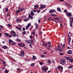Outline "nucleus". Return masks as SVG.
Wrapping results in <instances>:
<instances>
[{
	"label": "nucleus",
	"mask_w": 73,
	"mask_h": 73,
	"mask_svg": "<svg viewBox=\"0 0 73 73\" xmlns=\"http://www.w3.org/2000/svg\"><path fill=\"white\" fill-rule=\"evenodd\" d=\"M41 69L43 72H46L48 70V67L47 66H43L41 68Z\"/></svg>",
	"instance_id": "f257e3e1"
},
{
	"label": "nucleus",
	"mask_w": 73,
	"mask_h": 73,
	"mask_svg": "<svg viewBox=\"0 0 73 73\" xmlns=\"http://www.w3.org/2000/svg\"><path fill=\"white\" fill-rule=\"evenodd\" d=\"M69 19H70V26L71 27H73L72 23H73V18L70 17Z\"/></svg>",
	"instance_id": "f03ea898"
},
{
	"label": "nucleus",
	"mask_w": 73,
	"mask_h": 73,
	"mask_svg": "<svg viewBox=\"0 0 73 73\" xmlns=\"http://www.w3.org/2000/svg\"><path fill=\"white\" fill-rule=\"evenodd\" d=\"M61 64L62 65H65L66 64L65 59H61L60 60Z\"/></svg>",
	"instance_id": "7ed1b4c3"
},
{
	"label": "nucleus",
	"mask_w": 73,
	"mask_h": 73,
	"mask_svg": "<svg viewBox=\"0 0 73 73\" xmlns=\"http://www.w3.org/2000/svg\"><path fill=\"white\" fill-rule=\"evenodd\" d=\"M10 33H12V35L14 37H16V32L13 31H11L10 32Z\"/></svg>",
	"instance_id": "20e7f679"
},
{
	"label": "nucleus",
	"mask_w": 73,
	"mask_h": 73,
	"mask_svg": "<svg viewBox=\"0 0 73 73\" xmlns=\"http://www.w3.org/2000/svg\"><path fill=\"white\" fill-rule=\"evenodd\" d=\"M26 41H27L26 42L27 44H31V43H33V40L31 39H29V41L28 40H26Z\"/></svg>",
	"instance_id": "39448f33"
},
{
	"label": "nucleus",
	"mask_w": 73,
	"mask_h": 73,
	"mask_svg": "<svg viewBox=\"0 0 73 73\" xmlns=\"http://www.w3.org/2000/svg\"><path fill=\"white\" fill-rule=\"evenodd\" d=\"M24 52L23 51L21 50L20 55V56H21V57H24Z\"/></svg>",
	"instance_id": "423d86ee"
},
{
	"label": "nucleus",
	"mask_w": 73,
	"mask_h": 73,
	"mask_svg": "<svg viewBox=\"0 0 73 73\" xmlns=\"http://www.w3.org/2000/svg\"><path fill=\"white\" fill-rule=\"evenodd\" d=\"M56 12V10L54 9L50 10L49 11V13H54Z\"/></svg>",
	"instance_id": "0eeeda50"
},
{
	"label": "nucleus",
	"mask_w": 73,
	"mask_h": 73,
	"mask_svg": "<svg viewBox=\"0 0 73 73\" xmlns=\"http://www.w3.org/2000/svg\"><path fill=\"white\" fill-rule=\"evenodd\" d=\"M40 6H41L40 7V8L39 9H42L45 8V6H46V5H41Z\"/></svg>",
	"instance_id": "6e6552de"
},
{
	"label": "nucleus",
	"mask_w": 73,
	"mask_h": 73,
	"mask_svg": "<svg viewBox=\"0 0 73 73\" xmlns=\"http://www.w3.org/2000/svg\"><path fill=\"white\" fill-rule=\"evenodd\" d=\"M67 53L68 54H72V51L69 50L67 51Z\"/></svg>",
	"instance_id": "1a4fd4ad"
},
{
	"label": "nucleus",
	"mask_w": 73,
	"mask_h": 73,
	"mask_svg": "<svg viewBox=\"0 0 73 73\" xmlns=\"http://www.w3.org/2000/svg\"><path fill=\"white\" fill-rule=\"evenodd\" d=\"M66 15L69 17H72V13H68L66 14Z\"/></svg>",
	"instance_id": "9d476101"
},
{
	"label": "nucleus",
	"mask_w": 73,
	"mask_h": 73,
	"mask_svg": "<svg viewBox=\"0 0 73 73\" xmlns=\"http://www.w3.org/2000/svg\"><path fill=\"white\" fill-rule=\"evenodd\" d=\"M58 70H59V69H61V70H63V67L61 66H58Z\"/></svg>",
	"instance_id": "9b49d317"
},
{
	"label": "nucleus",
	"mask_w": 73,
	"mask_h": 73,
	"mask_svg": "<svg viewBox=\"0 0 73 73\" xmlns=\"http://www.w3.org/2000/svg\"><path fill=\"white\" fill-rule=\"evenodd\" d=\"M64 58H65V59H66V60H69H69H70V58H72V57H68V56H65Z\"/></svg>",
	"instance_id": "f8f14e48"
},
{
	"label": "nucleus",
	"mask_w": 73,
	"mask_h": 73,
	"mask_svg": "<svg viewBox=\"0 0 73 73\" xmlns=\"http://www.w3.org/2000/svg\"><path fill=\"white\" fill-rule=\"evenodd\" d=\"M9 44H10V45H11V42H13V40H12L11 39H9Z\"/></svg>",
	"instance_id": "ddd939ff"
},
{
	"label": "nucleus",
	"mask_w": 73,
	"mask_h": 73,
	"mask_svg": "<svg viewBox=\"0 0 73 73\" xmlns=\"http://www.w3.org/2000/svg\"><path fill=\"white\" fill-rule=\"evenodd\" d=\"M57 11L58 12H61V9H60V8L59 7L57 8Z\"/></svg>",
	"instance_id": "4468645a"
},
{
	"label": "nucleus",
	"mask_w": 73,
	"mask_h": 73,
	"mask_svg": "<svg viewBox=\"0 0 73 73\" xmlns=\"http://www.w3.org/2000/svg\"><path fill=\"white\" fill-rule=\"evenodd\" d=\"M70 41H71V38H70V36H68V41L69 43L70 42Z\"/></svg>",
	"instance_id": "2eb2a0df"
},
{
	"label": "nucleus",
	"mask_w": 73,
	"mask_h": 73,
	"mask_svg": "<svg viewBox=\"0 0 73 73\" xmlns=\"http://www.w3.org/2000/svg\"><path fill=\"white\" fill-rule=\"evenodd\" d=\"M2 48L4 49H6L7 48H8V47L6 46H4L2 47Z\"/></svg>",
	"instance_id": "dca6fc26"
},
{
	"label": "nucleus",
	"mask_w": 73,
	"mask_h": 73,
	"mask_svg": "<svg viewBox=\"0 0 73 73\" xmlns=\"http://www.w3.org/2000/svg\"><path fill=\"white\" fill-rule=\"evenodd\" d=\"M47 62H48V63L49 64H51L52 63V61H51V60H48Z\"/></svg>",
	"instance_id": "f3484780"
},
{
	"label": "nucleus",
	"mask_w": 73,
	"mask_h": 73,
	"mask_svg": "<svg viewBox=\"0 0 73 73\" xmlns=\"http://www.w3.org/2000/svg\"><path fill=\"white\" fill-rule=\"evenodd\" d=\"M16 29H18V30H19V31H21V28L20 27H16Z\"/></svg>",
	"instance_id": "a211bd4d"
},
{
	"label": "nucleus",
	"mask_w": 73,
	"mask_h": 73,
	"mask_svg": "<svg viewBox=\"0 0 73 73\" xmlns=\"http://www.w3.org/2000/svg\"><path fill=\"white\" fill-rule=\"evenodd\" d=\"M16 21H17V22H21V20L20 19H17L16 20Z\"/></svg>",
	"instance_id": "6ab92c4d"
},
{
	"label": "nucleus",
	"mask_w": 73,
	"mask_h": 73,
	"mask_svg": "<svg viewBox=\"0 0 73 73\" xmlns=\"http://www.w3.org/2000/svg\"><path fill=\"white\" fill-rule=\"evenodd\" d=\"M38 24L36 25H35L36 29V30L37 29V28H38Z\"/></svg>",
	"instance_id": "aec40b11"
},
{
	"label": "nucleus",
	"mask_w": 73,
	"mask_h": 73,
	"mask_svg": "<svg viewBox=\"0 0 73 73\" xmlns=\"http://www.w3.org/2000/svg\"><path fill=\"white\" fill-rule=\"evenodd\" d=\"M31 16H33L34 15V13H33V11H31Z\"/></svg>",
	"instance_id": "412c9836"
},
{
	"label": "nucleus",
	"mask_w": 73,
	"mask_h": 73,
	"mask_svg": "<svg viewBox=\"0 0 73 73\" xmlns=\"http://www.w3.org/2000/svg\"><path fill=\"white\" fill-rule=\"evenodd\" d=\"M29 20V19L28 18V19H23V20L24 21H25V22L27 21H28V20Z\"/></svg>",
	"instance_id": "4be33fe9"
},
{
	"label": "nucleus",
	"mask_w": 73,
	"mask_h": 73,
	"mask_svg": "<svg viewBox=\"0 0 73 73\" xmlns=\"http://www.w3.org/2000/svg\"><path fill=\"white\" fill-rule=\"evenodd\" d=\"M33 59L34 60H35L37 58H36V57H35V56L33 55Z\"/></svg>",
	"instance_id": "5701e85b"
},
{
	"label": "nucleus",
	"mask_w": 73,
	"mask_h": 73,
	"mask_svg": "<svg viewBox=\"0 0 73 73\" xmlns=\"http://www.w3.org/2000/svg\"><path fill=\"white\" fill-rule=\"evenodd\" d=\"M29 18H31V19H33V16H31V15H29Z\"/></svg>",
	"instance_id": "b1692460"
},
{
	"label": "nucleus",
	"mask_w": 73,
	"mask_h": 73,
	"mask_svg": "<svg viewBox=\"0 0 73 73\" xmlns=\"http://www.w3.org/2000/svg\"><path fill=\"white\" fill-rule=\"evenodd\" d=\"M4 34L7 37H8V36H9V34L8 33H4Z\"/></svg>",
	"instance_id": "393cba45"
},
{
	"label": "nucleus",
	"mask_w": 73,
	"mask_h": 73,
	"mask_svg": "<svg viewBox=\"0 0 73 73\" xmlns=\"http://www.w3.org/2000/svg\"><path fill=\"white\" fill-rule=\"evenodd\" d=\"M16 40L17 41H19V42L21 41V40H19V38H17L16 39Z\"/></svg>",
	"instance_id": "a878e982"
},
{
	"label": "nucleus",
	"mask_w": 73,
	"mask_h": 73,
	"mask_svg": "<svg viewBox=\"0 0 73 73\" xmlns=\"http://www.w3.org/2000/svg\"><path fill=\"white\" fill-rule=\"evenodd\" d=\"M69 62H73V59H70L69 60Z\"/></svg>",
	"instance_id": "bb28decb"
},
{
	"label": "nucleus",
	"mask_w": 73,
	"mask_h": 73,
	"mask_svg": "<svg viewBox=\"0 0 73 73\" xmlns=\"http://www.w3.org/2000/svg\"><path fill=\"white\" fill-rule=\"evenodd\" d=\"M51 61L53 63V64H55V61H54V60H53V59H52L51 60Z\"/></svg>",
	"instance_id": "cd10ccee"
},
{
	"label": "nucleus",
	"mask_w": 73,
	"mask_h": 73,
	"mask_svg": "<svg viewBox=\"0 0 73 73\" xmlns=\"http://www.w3.org/2000/svg\"><path fill=\"white\" fill-rule=\"evenodd\" d=\"M6 12H8V7H6Z\"/></svg>",
	"instance_id": "c85d7f7f"
},
{
	"label": "nucleus",
	"mask_w": 73,
	"mask_h": 73,
	"mask_svg": "<svg viewBox=\"0 0 73 73\" xmlns=\"http://www.w3.org/2000/svg\"><path fill=\"white\" fill-rule=\"evenodd\" d=\"M19 10H20V11H24V8H23L22 9H19Z\"/></svg>",
	"instance_id": "c756f323"
},
{
	"label": "nucleus",
	"mask_w": 73,
	"mask_h": 73,
	"mask_svg": "<svg viewBox=\"0 0 73 73\" xmlns=\"http://www.w3.org/2000/svg\"><path fill=\"white\" fill-rule=\"evenodd\" d=\"M41 57H42V58L45 57V56L44 55V54L41 55Z\"/></svg>",
	"instance_id": "7c9ffc66"
},
{
	"label": "nucleus",
	"mask_w": 73,
	"mask_h": 73,
	"mask_svg": "<svg viewBox=\"0 0 73 73\" xmlns=\"http://www.w3.org/2000/svg\"><path fill=\"white\" fill-rule=\"evenodd\" d=\"M51 16H52V17H54V16H56V15L54 14H51Z\"/></svg>",
	"instance_id": "2f4dec72"
},
{
	"label": "nucleus",
	"mask_w": 73,
	"mask_h": 73,
	"mask_svg": "<svg viewBox=\"0 0 73 73\" xmlns=\"http://www.w3.org/2000/svg\"><path fill=\"white\" fill-rule=\"evenodd\" d=\"M38 7H39V6H38V5H35L34 6V7H35V8H38Z\"/></svg>",
	"instance_id": "473e14b6"
},
{
	"label": "nucleus",
	"mask_w": 73,
	"mask_h": 73,
	"mask_svg": "<svg viewBox=\"0 0 73 73\" xmlns=\"http://www.w3.org/2000/svg\"><path fill=\"white\" fill-rule=\"evenodd\" d=\"M50 18L51 19H52V20H56V18H55V17H54L53 18Z\"/></svg>",
	"instance_id": "72a5a7b5"
},
{
	"label": "nucleus",
	"mask_w": 73,
	"mask_h": 73,
	"mask_svg": "<svg viewBox=\"0 0 73 73\" xmlns=\"http://www.w3.org/2000/svg\"><path fill=\"white\" fill-rule=\"evenodd\" d=\"M58 50L60 52L62 51V49L61 48H58Z\"/></svg>",
	"instance_id": "f704fd0d"
},
{
	"label": "nucleus",
	"mask_w": 73,
	"mask_h": 73,
	"mask_svg": "<svg viewBox=\"0 0 73 73\" xmlns=\"http://www.w3.org/2000/svg\"><path fill=\"white\" fill-rule=\"evenodd\" d=\"M73 68V66H70L68 67L69 69H71V68Z\"/></svg>",
	"instance_id": "c9c22d12"
},
{
	"label": "nucleus",
	"mask_w": 73,
	"mask_h": 73,
	"mask_svg": "<svg viewBox=\"0 0 73 73\" xmlns=\"http://www.w3.org/2000/svg\"><path fill=\"white\" fill-rule=\"evenodd\" d=\"M43 45H44V46H46V45H48L46 43H42Z\"/></svg>",
	"instance_id": "e433bc0d"
},
{
	"label": "nucleus",
	"mask_w": 73,
	"mask_h": 73,
	"mask_svg": "<svg viewBox=\"0 0 73 73\" xmlns=\"http://www.w3.org/2000/svg\"><path fill=\"white\" fill-rule=\"evenodd\" d=\"M22 44V43H18V45L19 46H21V44Z\"/></svg>",
	"instance_id": "4c0bfd02"
},
{
	"label": "nucleus",
	"mask_w": 73,
	"mask_h": 73,
	"mask_svg": "<svg viewBox=\"0 0 73 73\" xmlns=\"http://www.w3.org/2000/svg\"><path fill=\"white\" fill-rule=\"evenodd\" d=\"M5 73H8V70H5Z\"/></svg>",
	"instance_id": "58836bf2"
},
{
	"label": "nucleus",
	"mask_w": 73,
	"mask_h": 73,
	"mask_svg": "<svg viewBox=\"0 0 73 73\" xmlns=\"http://www.w3.org/2000/svg\"><path fill=\"white\" fill-rule=\"evenodd\" d=\"M33 35H35V32L34 31H33L32 32Z\"/></svg>",
	"instance_id": "ea45409f"
},
{
	"label": "nucleus",
	"mask_w": 73,
	"mask_h": 73,
	"mask_svg": "<svg viewBox=\"0 0 73 73\" xmlns=\"http://www.w3.org/2000/svg\"><path fill=\"white\" fill-rule=\"evenodd\" d=\"M21 46H25V44H23L21 45Z\"/></svg>",
	"instance_id": "a19ab883"
},
{
	"label": "nucleus",
	"mask_w": 73,
	"mask_h": 73,
	"mask_svg": "<svg viewBox=\"0 0 73 73\" xmlns=\"http://www.w3.org/2000/svg\"><path fill=\"white\" fill-rule=\"evenodd\" d=\"M20 10L19 11V10H17V11L16 12L17 13H19L20 12Z\"/></svg>",
	"instance_id": "79ce46f5"
},
{
	"label": "nucleus",
	"mask_w": 73,
	"mask_h": 73,
	"mask_svg": "<svg viewBox=\"0 0 73 73\" xmlns=\"http://www.w3.org/2000/svg\"><path fill=\"white\" fill-rule=\"evenodd\" d=\"M30 25H31L30 24V23H29L27 25V27H30Z\"/></svg>",
	"instance_id": "37998d69"
},
{
	"label": "nucleus",
	"mask_w": 73,
	"mask_h": 73,
	"mask_svg": "<svg viewBox=\"0 0 73 73\" xmlns=\"http://www.w3.org/2000/svg\"><path fill=\"white\" fill-rule=\"evenodd\" d=\"M19 36V35L18 34H15V37H18Z\"/></svg>",
	"instance_id": "c03bdc74"
},
{
	"label": "nucleus",
	"mask_w": 73,
	"mask_h": 73,
	"mask_svg": "<svg viewBox=\"0 0 73 73\" xmlns=\"http://www.w3.org/2000/svg\"><path fill=\"white\" fill-rule=\"evenodd\" d=\"M68 6L69 7V8H72V6L69 4L68 5Z\"/></svg>",
	"instance_id": "a18cd8bd"
},
{
	"label": "nucleus",
	"mask_w": 73,
	"mask_h": 73,
	"mask_svg": "<svg viewBox=\"0 0 73 73\" xmlns=\"http://www.w3.org/2000/svg\"><path fill=\"white\" fill-rule=\"evenodd\" d=\"M2 62H3V64H5V61H4L3 60H2Z\"/></svg>",
	"instance_id": "49530a36"
},
{
	"label": "nucleus",
	"mask_w": 73,
	"mask_h": 73,
	"mask_svg": "<svg viewBox=\"0 0 73 73\" xmlns=\"http://www.w3.org/2000/svg\"><path fill=\"white\" fill-rule=\"evenodd\" d=\"M8 26L9 27H12V25L10 24H8Z\"/></svg>",
	"instance_id": "de8ad7c7"
},
{
	"label": "nucleus",
	"mask_w": 73,
	"mask_h": 73,
	"mask_svg": "<svg viewBox=\"0 0 73 73\" xmlns=\"http://www.w3.org/2000/svg\"><path fill=\"white\" fill-rule=\"evenodd\" d=\"M58 48H61V46L60 44L58 45Z\"/></svg>",
	"instance_id": "09e8293b"
},
{
	"label": "nucleus",
	"mask_w": 73,
	"mask_h": 73,
	"mask_svg": "<svg viewBox=\"0 0 73 73\" xmlns=\"http://www.w3.org/2000/svg\"><path fill=\"white\" fill-rule=\"evenodd\" d=\"M47 43H48V44H51V42L50 41L48 42Z\"/></svg>",
	"instance_id": "8fccbe9b"
},
{
	"label": "nucleus",
	"mask_w": 73,
	"mask_h": 73,
	"mask_svg": "<svg viewBox=\"0 0 73 73\" xmlns=\"http://www.w3.org/2000/svg\"><path fill=\"white\" fill-rule=\"evenodd\" d=\"M28 28H29V27H28V26H27L26 27V30H27V29H28Z\"/></svg>",
	"instance_id": "3c124183"
},
{
	"label": "nucleus",
	"mask_w": 73,
	"mask_h": 73,
	"mask_svg": "<svg viewBox=\"0 0 73 73\" xmlns=\"http://www.w3.org/2000/svg\"><path fill=\"white\" fill-rule=\"evenodd\" d=\"M34 63H32L31 64V65L32 66H34Z\"/></svg>",
	"instance_id": "603ef678"
},
{
	"label": "nucleus",
	"mask_w": 73,
	"mask_h": 73,
	"mask_svg": "<svg viewBox=\"0 0 73 73\" xmlns=\"http://www.w3.org/2000/svg\"><path fill=\"white\" fill-rule=\"evenodd\" d=\"M58 48H55V51H58Z\"/></svg>",
	"instance_id": "864d4df0"
},
{
	"label": "nucleus",
	"mask_w": 73,
	"mask_h": 73,
	"mask_svg": "<svg viewBox=\"0 0 73 73\" xmlns=\"http://www.w3.org/2000/svg\"><path fill=\"white\" fill-rule=\"evenodd\" d=\"M0 27L1 28H3V27H4L3 26L1 25H0Z\"/></svg>",
	"instance_id": "5fc2aeb1"
},
{
	"label": "nucleus",
	"mask_w": 73,
	"mask_h": 73,
	"mask_svg": "<svg viewBox=\"0 0 73 73\" xmlns=\"http://www.w3.org/2000/svg\"><path fill=\"white\" fill-rule=\"evenodd\" d=\"M23 34H25V33H26V31H24L23 32Z\"/></svg>",
	"instance_id": "6e6d98bb"
},
{
	"label": "nucleus",
	"mask_w": 73,
	"mask_h": 73,
	"mask_svg": "<svg viewBox=\"0 0 73 73\" xmlns=\"http://www.w3.org/2000/svg\"><path fill=\"white\" fill-rule=\"evenodd\" d=\"M43 54H47V52H44Z\"/></svg>",
	"instance_id": "4d7b16f0"
},
{
	"label": "nucleus",
	"mask_w": 73,
	"mask_h": 73,
	"mask_svg": "<svg viewBox=\"0 0 73 73\" xmlns=\"http://www.w3.org/2000/svg\"><path fill=\"white\" fill-rule=\"evenodd\" d=\"M25 28H23L22 30L23 31H25Z\"/></svg>",
	"instance_id": "13d9d810"
},
{
	"label": "nucleus",
	"mask_w": 73,
	"mask_h": 73,
	"mask_svg": "<svg viewBox=\"0 0 73 73\" xmlns=\"http://www.w3.org/2000/svg\"><path fill=\"white\" fill-rule=\"evenodd\" d=\"M60 55H61V56L62 55H63V54H64V53H60L59 54Z\"/></svg>",
	"instance_id": "bf43d9fd"
},
{
	"label": "nucleus",
	"mask_w": 73,
	"mask_h": 73,
	"mask_svg": "<svg viewBox=\"0 0 73 73\" xmlns=\"http://www.w3.org/2000/svg\"><path fill=\"white\" fill-rule=\"evenodd\" d=\"M29 46L30 47H32V44H29Z\"/></svg>",
	"instance_id": "052dcab7"
},
{
	"label": "nucleus",
	"mask_w": 73,
	"mask_h": 73,
	"mask_svg": "<svg viewBox=\"0 0 73 73\" xmlns=\"http://www.w3.org/2000/svg\"><path fill=\"white\" fill-rule=\"evenodd\" d=\"M64 12L65 13H66V12H67V11L66 10H64Z\"/></svg>",
	"instance_id": "680f3d73"
},
{
	"label": "nucleus",
	"mask_w": 73,
	"mask_h": 73,
	"mask_svg": "<svg viewBox=\"0 0 73 73\" xmlns=\"http://www.w3.org/2000/svg\"><path fill=\"white\" fill-rule=\"evenodd\" d=\"M12 45H15V42H14V43H12Z\"/></svg>",
	"instance_id": "e2e57ef3"
},
{
	"label": "nucleus",
	"mask_w": 73,
	"mask_h": 73,
	"mask_svg": "<svg viewBox=\"0 0 73 73\" xmlns=\"http://www.w3.org/2000/svg\"><path fill=\"white\" fill-rule=\"evenodd\" d=\"M37 13H39V12H40V11L39 10H38L37 11Z\"/></svg>",
	"instance_id": "0e129e2a"
},
{
	"label": "nucleus",
	"mask_w": 73,
	"mask_h": 73,
	"mask_svg": "<svg viewBox=\"0 0 73 73\" xmlns=\"http://www.w3.org/2000/svg\"><path fill=\"white\" fill-rule=\"evenodd\" d=\"M40 65H42V62H40Z\"/></svg>",
	"instance_id": "69168bd1"
},
{
	"label": "nucleus",
	"mask_w": 73,
	"mask_h": 73,
	"mask_svg": "<svg viewBox=\"0 0 73 73\" xmlns=\"http://www.w3.org/2000/svg\"><path fill=\"white\" fill-rule=\"evenodd\" d=\"M9 37H12V35H9Z\"/></svg>",
	"instance_id": "338daca9"
},
{
	"label": "nucleus",
	"mask_w": 73,
	"mask_h": 73,
	"mask_svg": "<svg viewBox=\"0 0 73 73\" xmlns=\"http://www.w3.org/2000/svg\"><path fill=\"white\" fill-rule=\"evenodd\" d=\"M30 38H32V36H30L29 37Z\"/></svg>",
	"instance_id": "774afa93"
}]
</instances>
